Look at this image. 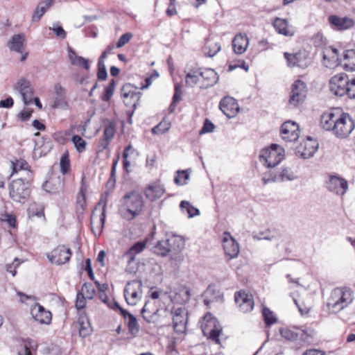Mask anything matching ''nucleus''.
I'll return each instance as SVG.
<instances>
[{
	"mask_svg": "<svg viewBox=\"0 0 355 355\" xmlns=\"http://www.w3.org/2000/svg\"><path fill=\"white\" fill-rule=\"evenodd\" d=\"M178 175L175 178L174 182L175 184L178 185H184L185 184L186 180L189 179V175L187 172V171H179Z\"/></svg>",
	"mask_w": 355,
	"mask_h": 355,
	"instance_id": "obj_56",
	"label": "nucleus"
},
{
	"mask_svg": "<svg viewBox=\"0 0 355 355\" xmlns=\"http://www.w3.org/2000/svg\"><path fill=\"white\" fill-rule=\"evenodd\" d=\"M340 115L338 110H331L324 112L320 117V125L322 128L327 131L334 132L338 116Z\"/></svg>",
	"mask_w": 355,
	"mask_h": 355,
	"instance_id": "obj_18",
	"label": "nucleus"
},
{
	"mask_svg": "<svg viewBox=\"0 0 355 355\" xmlns=\"http://www.w3.org/2000/svg\"><path fill=\"white\" fill-rule=\"evenodd\" d=\"M165 240L168 248L170 249V252H179L184 247V241L180 236L173 235Z\"/></svg>",
	"mask_w": 355,
	"mask_h": 355,
	"instance_id": "obj_32",
	"label": "nucleus"
},
{
	"mask_svg": "<svg viewBox=\"0 0 355 355\" xmlns=\"http://www.w3.org/2000/svg\"><path fill=\"white\" fill-rule=\"evenodd\" d=\"M327 190L338 196H344L348 190V182L337 175H329L326 182Z\"/></svg>",
	"mask_w": 355,
	"mask_h": 355,
	"instance_id": "obj_8",
	"label": "nucleus"
},
{
	"mask_svg": "<svg viewBox=\"0 0 355 355\" xmlns=\"http://www.w3.org/2000/svg\"><path fill=\"white\" fill-rule=\"evenodd\" d=\"M97 78L99 80H105L107 78V72L105 65V60L98 58Z\"/></svg>",
	"mask_w": 355,
	"mask_h": 355,
	"instance_id": "obj_50",
	"label": "nucleus"
},
{
	"mask_svg": "<svg viewBox=\"0 0 355 355\" xmlns=\"http://www.w3.org/2000/svg\"><path fill=\"white\" fill-rule=\"evenodd\" d=\"M12 173L10 176L21 170H29V165L28 162L22 159H17L16 162H11Z\"/></svg>",
	"mask_w": 355,
	"mask_h": 355,
	"instance_id": "obj_41",
	"label": "nucleus"
},
{
	"mask_svg": "<svg viewBox=\"0 0 355 355\" xmlns=\"http://www.w3.org/2000/svg\"><path fill=\"white\" fill-rule=\"evenodd\" d=\"M60 171L62 174H67L68 171H69L70 168V161H69V156L67 151L64 153L60 158Z\"/></svg>",
	"mask_w": 355,
	"mask_h": 355,
	"instance_id": "obj_45",
	"label": "nucleus"
},
{
	"mask_svg": "<svg viewBox=\"0 0 355 355\" xmlns=\"http://www.w3.org/2000/svg\"><path fill=\"white\" fill-rule=\"evenodd\" d=\"M272 25L275 29V31L281 35L285 36L292 35L293 33H291L288 28V23L286 19H282L279 17H276L272 23Z\"/></svg>",
	"mask_w": 355,
	"mask_h": 355,
	"instance_id": "obj_31",
	"label": "nucleus"
},
{
	"mask_svg": "<svg viewBox=\"0 0 355 355\" xmlns=\"http://www.w3.org/2000/svg\"><path fill=\"white\" fill-rule=\"evenodd\" d=\"M68 58L71 65L77 66L89 71L90 69L89 60L78 55L76 51L71 46L67 47Z\"/></svg>",
	"mask_w": 355,
	"mask_h": 355,
	"instance_id": "obj_22",
	"label": "nucleus"
},
{
	"mask_svg": "<svg viewBox=\"0 0 355 355\" xmlns=\"http://www.w3.org/2000/svg\"><path fill=\"white\" fill-rule=\"evenodd\" d=\"M199 71L186 72L185 81L188 87H193L199 83Z\"/></svg>",
	"mask_w": 355,
	"mask_h": 355,
	"instance_id": "obj_44",
	"label": "nucleus"
},
{
	"mask_svg": "<svg viewBox=\"0 0 355 355\" xmlns=\"http://www.w3.org/2000/svg\"><path fill=\"white\" fill-rule=\"evenodd\" d=\"M115 135V125L111 122L108 121L107 124L105 125L103 131L104 140L111 141Z\"/></svg>",
	"mask_w": 355,
	"mask_h": 355,
	"instance_id": "obj_47",
	"label": "nucleus"
},
{
	"mask_svg": "<svg viewBox=\"0 0 355 355\" xmlns=\"http://www.w3.org/2000/svg\"><path fill=\"white\" fill-rule=\"evenodd\" d=\"M128 327L129 331L132 334H136L139 331V324L137 322V320L134 315H130V318H128Z\"/></svg>",
	"mask_w": 355,
	"mask_h": 355,
	"instance_id": "obj_54",
	"label": "nucleus"
},
{
	"mask_svg": "<svg viewBox=\"0 0 355 355\" xmlns=\"http://www.w3.org/2000/svg\"><path fill=\"white\" fill-rule=\"evenodd\" d=\"M55 99L53 107L54 108L67 109L68 103L66 98V89L60 83L54 85Z\"/></svg>",
	"mask_w": 355,
	"mask_h": 355,
	"instance_id": "obj_21",
	"label": "nucleus"
},
{
	"mask_svg": "<svg viewBox=\"0 0 355 355\" xmlns=\"http://www.w3.org/2000/svg\"><path fill=\"white\" fill-rule=\"evenodd\" d=\"M86 299H87L81 292H78L76 296V307L80 310L86 306Z\"/></svg>",
	"mask_w": 355,
	"mask_h": 355,
	"instance_id": "obj_62",
	"label": "nucleus"
},
{
	"mask_svg": "<svg viewBox=\"0 0 355 355\" xmlns=\"http://www.w3.org/2000/svg\"><path fill=\"white\" fill-rule=\"evenodd\" d=\"M262 315L263 318V321L266 326L270 327L275 323L277 322V318L274 315L273 312L270 311L268 308L266 306H263L262 309Z\"/></svg>",
	"mask_w": 355,
	"mask_h": 355,
	"instance_id": "obj_37",
	"label": "nucleus"
},
{
	"mask_svg": "<svg viewBox=\"0 0 355 355\" xmlns=\"http://www.w3.org/2000/svg\"><path fill=\"white\" fill-rule=\"evenodd\" d=\"M334 130V134L340 138H346L355 128V121L347 113L340 114Z\"/></svg>",
	"mask_w": 355,
	"mask_h": 355,
	"instance_id": "obj_5",
	"label": "nucleus"
},
{
	"mask_svg": "<svg viewBox=\"0 0 355 355\" xmlns=\"http://www.w3.org/2000/svg\"><path fill=\"white\" fill-rule=\"evenodd\" d=\"M307 89L305 83L301 80H295L291 86L289 104L294 107L304 103L306 96Z\"/></svg>",
	"mask_w": 355,
	"mask_h": 355,
	"instance_id": "obj_7",
	"label": "nucleus"
},
{
	"mask_svg": "<svg viewBox=\"0 0 355 355\" xmlns=\"http://www.w3.org/2000/svg\"><path fill=\"white\" fill-rule=\"evenodd\" d=\"M328 20L334 29L338 31L348 30L354 26V21L347 17H340L333 15L329 17Z\"/></svg>",
	"mask_w": 355,
	"mask_h": 355,
	"instance_id": "obj_19",
	"label": "nucleus"
},
{
	"mask_svg": "<svg viewBox=\"0 0 355 355\" xmlns=\"http://www.w3.org/2000/svg\"><path fill=\"white\" fill-rule=\"evenodd\" d=\"M307 141L304 144V149L301 156L304 159H309L313 157L318 148V143L311 137H307Z\"/></svg>",
	"mask_w": 355,
	"mask_h": 355,
	"instance_id": "obj_30",
	"label": "nucleus"
},
{
	"mask_svg": "<svg viewBox=\"0 0 355 355\" xmlns=\"http://www.w3.org/2000/svg\"><path fill=\"white\" fill-rule=\"evenodd\" d=\"M215 128V125L209 119H206L204 121L202 127L199 131V134L203 135L205 133L212 132Z\"/></svg>",
	"mask_w": 355,
	"mask_h": 355,
	"instance_id": "obj_55",
	"label": "nucleus"
},
{
	"mask_svg": "<svg viewBox=\"0 0 355 355\" xmlns=\"http://www.w3.org/2000/svg\"><path fill=\"white\" fill-rule=\"evenodd\" d=\"M83 294L89 300H92L95 295V289L91 283H85L82 286Z\"/></svg>",
	"mask_w": 355,
	"mask_h": 355,
	"instance_id": "obj_52",
	"label": "nucleus"
},
{
	"mask_svg": "<svg viewBox=\"0 0 355 355\" xmlns=\"http://www.w3.org/2000/svg\"><path fill=\"white\" fill-rule=\"evenodd\" d=\"M49 29L53 31L57 37L62 39H64L66 37L67 33L62 26L59 24H54L52 27L49 28Z\"/></svg>",
	"mask_w": 355,
	"mask_h": 355,
	"instance_id": "obj_60",
	"label": "nucleus"
},
{
	"mask_svg": "<svg viewBox=\"0 0 355 355\" xmlns=\"http://www.w3.org/2000/svg\"><path fill=\"white\" fill-rule=\"evenodd\" d=\"M171 128V123L165 121H161L152 129V132L155 135H162L167 132Z\"/></svg>",
	"mask_w": 355,
	"mask_h": 355,
	"instance_id": "obj_49",
	"label": "nucleus"
},
{
	"mask_svg": "<svg viewBox=\"0 0 355 355\" xmlns=\"http://www.w3.org/2000/svg\"><path fill=\"white\" fill-rule=\"evenodd\" d=\"M25 35L22 33L14 35L8 42L10 51L22 53L24 47Z\"/></svg>",
	"mask_w": 355,
	"mask_h": 355,
	"instance_id": "obj_27",
	"label": "nucleus"
},
{
	"mask_svg": "<svg viewBox=\"0 0 355 355\" xmlns=\"http://www.w3.org/2000/svg\"><path fill=\"white\" fill-rule=\"evenodd\" d=\"M130 282L128 283L127 286L130 285ZM124 297L126 300V302L130 306H135L137 304L138 300V293L136 291H130V288L128 286H125L124 288Z\"/></svg>",
	"mask_w": 355,
	"mask_h": 355,
	"instance_id": "obj_36",
	"label": "nucleus"
},
{
	"mask_svg": "<svg viewBox=\"0 0 355 355\" xmlns=\"http://www.w3.org/2000/svg\"><path fill=\"white\" fill-rule=\"evenodd\" d=\"M71 254L72 252L70 248L65 245H58L51 254H47V258L51 263L62 265L70 260Z\"/></svg>",
	"mask_w": 355,
	"mask_h": 355,
	"instance_id": "obj_10",
	"label": "nucleus"
},
{
	"mask_svg": "<svg viewBox=\"0 0 355 355\" xmlns=\"http://www.w3.org/2000/svg\"><path fill=\"white\" fill-rule=\"evenodd\" d=\"M280 132L284 140L289 142L295 141L300 136L299 125L294 121H286L282 125Z\"/></svg>",
	"mask_w": 355,
	"mask_h": 355,
	"instance_id": "obj_11",
	"label": "nucleus"
},
{
	"mask_svg": "<svg viewBox=\"0 0 355 355\" xmlns=\"http://www.w3.org/2000/svg\"><path fill=\"white\" fill-rule=\"evenodd\" d=\"M295 178V175L290 169L283 168L277 175H274L271 178H267L266 175H265L262 178V181L264 184H266L270 182L291 181Z\"/></svg>",
	"mask_w": 355,
	"mask_h": 355,
	"instance_id": "obj_24",
	"label": "nucleus"
},
{
	"mask_svg": "<svg viewBox=\"0 0 355 355\" xmlns=\"http://www.w3.org/2000/svg\"><path fill=\"white\" fill-rule=\"evenodd\" d=\"M204 320L207 321L206 328L214 327L209 331V338L218 344L220 343L219 336L222 332L219 322L209 313L205 315Z\"/></svg>",
	"mask_w": 355,
	"mask_h": 355,
	"instance_id": "obj_17",
	"label": "nucleus"
},
{
	"mask_svg": "<svg viewBox=\"0 0 355 355\" xmlns=\"http://www.w3.org/2000/svg\"><path fill=\"white\" fill-rule=\"evenodd\" d=\"M110 194V191H105L103 192L101 195L100 200L98 204L96 205V209H97V207L99 206H102V212L99 220V225L96 228H94V227H92V232L95 234V236H100L103 230L105 222V211L107 202Z\"/></svg>",
	"mask_w": 355,
	"mask_h": 355,
	"instance_id": "obj_16",
	"label": "nucleus"
},
{
	"mask_svg": "<svg viewBox=\"0 0 355 355\" xmlns=\"http://www.w3.org/2000/svg\"><path fill=\"white\" fill-rule=\"evenodd\" d=\"M14 89L21 95V99L26 105L33 103L34 90L28 80L25 78L19 79L14 86Z\"/></svg>",
	"mask_w": 355,
	"mask_h": 355,
	"instance_id": "obj_9",
	"label": "nucleus"
},
{
	"mask_svg": "<svg viewBox=\"0 0 355 355\" xmlns=\"http://www.w3.org/2000/svg\"><path fill=\"white\" fill-rule=\"evenodd\" d=\"M187 320L183 318H173L174 330L178 333H183L186 330Z\"/></svg>",
	"mask_w": 355,
	"mask_h": 355,
	"instance_id": "obj_46",
	"label": "nucleus"
},
{
	"mask_svg": "<svg viewBox=\"0 0 355 355\" xmlns=\"http://www.w3.org/2000/svg\"><path fill=\"white\" fill-rule=\"evenodd\" d=\"M234 300L239 306L240 311L243 313L251 311L254 308V300L251 294L245 291H240L234 294Z\"/></svg>",
	"mask_w": 355,
	"mask_h": 355,
	"instance_id": "obj_14",
	"label": "nucleus"
},
{
	"mask_svg": "<svg viewBox=\"0 0 355 355\" xmlns=\"http://www.w3.org/2000/svg\"><path fill=\"white\" fill-rule=\"evenodd\" d=\"M249 44V39L245 34H237L232 40V47L236 54L243 53Z\"/></svg>",
	"mask_w": 355,
	"mask_h": 355,
	"instance_id": "obj_26",
	"label": "nucleus"
},
{
	"mask_svg": "<svg viewBox=\"0 0 355 355\" xmlns=\"http://www.w3.org/2000/svg\"><path fill=\"white\" fill-rule=\"evenodd\" d=\"M133 35L130 32H127L125 34L122 35L118 42H116V47L117 48H121L123 46H125L126 44H128L130 40L132 38Z\"/></svg>",
	"mask_w": 355,
	"mask_h": 355,
	"instance_id": "obj_57",
	"label": "nucleus"
},
{
	"mask_svg": "<svg viewBox=\"0 0 355 355\" xmlns=\"http://www.w3.org/2000/svg\"><path fill=\"white\" fill-rule=\"evenodd\" d=\"M164 193L165 189L164 185L157 182L148 185L144 191L146 198L151 202L162 197Z\"/></svg>",
	"mask_w": 355,
	"mask_h": 355,
	"instance_id": "obj_23",
	"label": "nucleus"
},
{
	"mask_svg": "<svg viewBox=\"0 0 355 355\" xmlns=\"http://www.w3.org/2000/svg\"><path fill=\"white\" fill-rule=\"evenodd\" d=\"M144 205L141 194L135 191H130L121 198L119 214L123 219L132 220L140 215Z\"/></svg>",
	"mask_w": 355,
	"mask_h": 355,
	"instance_id": "obj_1",
	"label": "nucleus"
},
{
	"mask_svg": "<svg viewBox=\"0 0 355 355\" xmlns=\"http://www.w3.org/2000/svg\"><path fill=\"white\" fill-rule=\"evenodd\" d=\"M9 196L15 202L25 203L31 196V183L28 180L19 178L11 182L8 187Z\"/></svg>",
	"mask_w": 355,
	"mask_h": 355,
	"instance_id": "obj_3",
	"label": "nucleus"
},
{
	"mask_svg": "<svg viewBox=\"0 0 355 355\" xmlns=\"http://www.w3.org/2000/svg\"><path fill=\"white\" fill-rule=\"evenodd\" d=\"M295 55L297 57V62L298 67L305 69L310 65L311 59L307 51L305 50L299 51Z\"/></svg>",
	"mask_w": 355,
	"mask_h": 355,
	"instance_id": "obj_35",
	"label": "nucleus"
},
{
	"mask_svg": "<svg viewBox=\"0 0 355 355\" xmlns=\"http://www.w3.org/2000/svg\"><path fill=\"white\" fill-rule=\"evenodd\" d=\"M135 89L136 87L130 83L125 84L121 88V96L124 98L128 97L133 98L135 96H137Z\"/></svg>",
	"mask_w": 355,
	"mask_h": 355,
	"instance_id": "obj_48",
	"label": "nucleus"
},
{
	"mask_svg": "<svg viewBox=\"0 0 355 355\" xmlns=\"http://www.w3.org/2000/svg\"><path fill=\"white\" fill-rule=\"evenodd\" d=\"M180 208L182 213H187L189 218L200 215V210L193 207L189 201H181Z\"/></svg>",
	"mask_w": 355,
	"mask_h": 355,
	"instance_id": "obj_34",
	"label": "nucleus"
},
{
	"mask_svg": "<svg viewBox=\"0 0 355 355\" xmlns=\"http://www.w3.org/2000/svg\"><path fill=\"white\" fill-rule=\"evenodd\" d=\"M71 141L78 153H80L85 151L87 141L85 139H83L80 136L78 135H74L71 138Z\"/></svg>",
	"mask_w": 355,
	"mask_h": 355,
	"instance_id": "obj_42",
	"label": "nucleus"
},
{
	"mask_svg": "<svg viewBox=\"0 0 355 355\" xmlns=\"http://www.w3.org/2000/svg\"><path fill=\"white\" fill-rule=\"evenodd\" d=\"M24 343V352H18L17 355H33L32 352L37 350V343L30 338L22 340Z\"/></svg>",
	"mask_w": 355,
	"mask_h": 355,
	"instance_id": "obj_33",
	"label": "nucleus"
},
{
	"mask_svg": "<svg viewBox=\"0 0 355 355\" xmlns=\"http://www.w3.org/2000/svg\"><path fill=\"white\" fill-rule=\"evenodd\" d=\"M115 87L116 81L114 79H112L110 81L109 84L104 89V92L101 96L102 101L105 102H108L113 96Z\"/></svg>",
	"mask_w": 355,
	"mask_h": 355,
	"instance_id": "obj_40",
	"label": "nucleus"
},
{
	"mask_svg": "<svg viewBox=\"0 0 355 355\" xmlns=\"http://www.w3.org/2000/svg\"><path fill=\"white\" fill-rule=\"evenodd\" d=\"M276 235L274 232L270 230H266L264 231H260L257 234H253V239L256 240H268L272 241L276 240Z\"/></svg>",
	"mask_w": 355,
	"mask_h": 355,
	"instance_id": "obj_43",
	"label": "nucleus"
},
{
	"mask_svg": "<svg viewBox=\"0 0 355 355\" xmlns=\"http://www.w3.org/2000/svg\"><path fill=\"white\" fill-rule=\"evenodd\" d=\"M154 252L161 257H166L170 253V249L166 240L158 241L154 246Z\"/></svg>",
	"mask_w": 355,
	"mask_h": 355,
	"instance_id": "obj_38",
	"label": "nucleus"
},
{
	"mask_svg": "<svg viewBox=\"0 0 355 355\" xmlns=\"http://www.w3.org/2000/svg\"><path fill=\"white\" fill-rule=\"evenodd\" d=\"M299 338L304 341H309V338H312L314 335V331L311 329H300L297 332Z\"/></svg>",
	"mask_w": 355,
	"mask_h": 355,
	"instance_id": "obj_59",
	"label": "nucleus"
},
{
	"mask_svg": "<svg viewBox=\"0 0 355 355\" xmlns=\"http://www.w3.org/2000/svg\"><path fill=\"white\" fill-rule=\"evenodd\" d=\"M347 97L351 99H355V77L349 79L347 87Z\"/></svg>",
	"mask_w": 355,
	"mask_h": 355,
	"instance_id": "obj_64",
	"label": "nucleus"
},
{
	"mask_svg": "<svg viewBox=\"0 0 355 355\" xmlns=\"http://www.w3.org/2000/svg\"><path fill=\"white\" fill-rule=\"evenodd\" d=\"M281 336L285 339L291 341L296 340L299 338V334L288 328L280 329Z\"/></svg>",
	"mask_w": 355,
	"mask_h": 355,
	"instance_id": "obj_51",
	"label": "nucleus"
},
{
	"mask_svg": "<svg viewBox=\"0 0 355 355\" xmlns=\"http://www.w3.org/2000/svg\"><path fill=\"white\" fill-rule=\"evenodd\" d=\"M120 159V155L118 153L116 157L114 159L112 164L110 176L107 181V186H110L112 189L115 187L116 183V169L118 164V162Z\"/></svg>",
	"mask_w": 355,
	"mask_h": 355,
	"instance_id": "obj_39",
	"label": "nucleus"
},
{
	"mask_svg": "<svg viewBox=\"0 0 355 355\" xmlns=\"http://www.w3.org/2000/svg\"><path fill=\"white\" fill-rule=\"evenodd\" d=\"M53 2V0H46L40 2L37 7L40 10V14L44 15V13L46 12L47 9L52 6Z\"/></svg>",
	"mask_w": 355,
	"mask_h": 355,
	"instance_id": "obj_63",
	"label": "nucleus"
},
{
	"mask_svg": "<svg viewBox=\"0 0 355 355\" xmlns=\"http://www.w3.org/2000/svg\"><path fill=\"white\" fill-rule=\"evenodd\" d=\"M31 313L34 320L40 324H49L51 322V313L39 303L31 306Z\"/></svg>",
	"mask_w": 355,
	"mask_h": 355,
	"instance_id": "obj_15",
	"label": "nucleus"
},
{
	"mask_svg": "<svg viewBox=\"0 0 355 355\" xmlns=\"http://www.w3.org/2000/svg\"><path fill=\"white\" fill-rule=\"evenodd\" d=\"M349 76L345 73H340L331 77L329 81V88L332 94L338 96H347Z\"/></svg>",
	"mask_w": 355,
	"mask_h": 355,
	"instance_id": "obj_6",
	"label": "nucleus"
},
{
	"mask_svg": "<svg viewBox=\"0 0 355 355\" xmlns=\"http://www.w3.org/2000/svg\"><path fill=\"white\" fill-rule=\"evenodd\" d=\"M285 59L287 62V65L290 67H297V57L295 53H284V54Z\"/></svg>",
	"mask_w": 355,
	"mask_h": 355,
	"instance_id": "obj_61",
	"label": "nucleus"
},
{
	"mask_svg": "<svg viewBox=\"0 0 355 355\" xmlns=\"http://www.w3.org/2000/svg\"><path fill=\"white\" fill-rule=\"evenodd\" d=\"M146 246V243L143 241L135 242L124 254V256L128 258V263L135 261L137 254L141 253Z\"/></svg>",
	"mask_w": 355,
	"mask_h": 355,
	"instance_id": "obj_28",
	"label": "nucleus"
},
{
	"mask_svg": "<svg viewBox=\"0 0 355 355\" xmlns=\"http://www.w3.org/2000/svg\"><path fill=\"white\" fill-rule=\"evenodd\" d=\"M219 108L229 119L236 116L240 109L236 100L229 96H225L220 100Z\"/></svg>",
	"mask_w": 355,
	"mask_h": 355,
	"instance_id": "obj_12",
	"label": "nucleus"
},
{
	"mask_svg": "<svg viewBox=\"0 0 355 355\" xmlns=\"http://www.w3.org/2000/svg\"><path fill=\"white\" fill-rule=\"evenodd\" d=\"M222 241L225 255L230 259L237 257L240 252L239 245L231 234L227 232H224Z\"/></svg>",
	"mask_w": 355,
	"mask_h": 355,
	"instance_id": "obj_13",
	"label": "nucleus"
},
{
	"mask_svg": "<svg viewBox=\"0 0 355 355\" xmlns=\"http://www.w3.org/2000/svg\"><path fill=\"white\" fill-rule=\"evenodd\" d=\"M78 324L80 336L83 338H86L87 336L90 335L92 330L89 323L88 322H85L83 321H79Z\"/></svg>",
	"mask_w": 355,
	"mask_h": 355,
	"instance_id": "obj_53",
	"label": "nucleus"
},
{
	"mask_svg": "<svg viewBox=\"0 0 355 355\" xmlns=\"http://www.w3.org/2000/svg\"><path fill=\"white\" fill-rule=\"evenodd\" d=\"M284 150L279 145L272 144L270 147L263 148L259 155V160L268 168L276 166L284 157Z\"/></svg>",
	"mask_w": 355,
	"mask_h": 355,
	"instance_id": "obj_4",
	"label": "nucleus"
},
{
	"mask_svg": "<svg viewBox=\"0 0 355 355\" xmlns=\"http://www.w3.org/2000/svg\"><path fill=\"white\" fill-rule=\"evenodd\" d=\"M354 300V291L347 286L334 288L327 300L328 308L334 312H339L347 307Z\"/></svg>",
	"mask_w": 355,
	"mask_h": 355,
	"instance_id": "obj_2",
	"label": "nucleus"
},
{
	"mask_svg": "<svg viewBox=\"0 0 355 355\" xmlns=\"http://www.w3.org/2000/svg\"><path fill=\"white\" fill-rule=\"evenodd\" d=\"M221 49L220 43L212 38H207L204 46L205 54L207 57L212 58Z\"/></svg>",
	"mask_w": 355,
	"mask_h": 355,
	"instance_id": "obj_29",
	"label": "nucleus"
},
{
	"mask_svg": "<svg viewBox=\"0 0 355 355\" xmlns=\"http://www.w3.org/2000/svg\"><path fill=\"white\" fill-rule=\"evenodd\" d=\"M203 302L205 306L209 308L211 303L223 300L222 293L216 290L214 286H209L203 294Z\"/></svg>",
	"mask_w": 355,
	"mask_h": 355,
	"instance_id": "obj_25",
	"label": "nucleus"
},
{
	"mask_svg": "<svg viewBox=\"0 0 355 355\" xmlns=\"http://www.w3.org/2000/svg\"><path fill=\"white\" fill-rule=\"evenodd\" d=\"M21 261H19V259L15 258L12 263H7L6 265V269L8 272H10L12 274L13 277H15L17 274L16 268L19 267V266L21 264Z\"/></svg>",
	"mask_w": 355,
	"mask_h": 355,
	"instance_id": "obj_58",
	"label": "nucleus"
},
{
	"mask_svg": "<svg viewBox=\"0 0 355 355\" xmlns=\"http://www.w3.org/2000/svg\"><path fill=\"white\" fill-rule=\"evenodd\" d=\"M199 75L203 79V84L200 87L208 88L213 87L219 80L218 73L211 68L200 69Z\"/></svg>",
	"mask_w": 355,
	"mask_h": 355,
	"instance_id": "obj_20",
	"label": "nucleus"
}]
</instances>
